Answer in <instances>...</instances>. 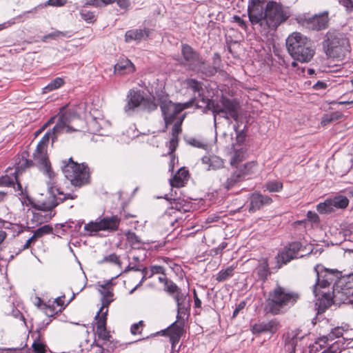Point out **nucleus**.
Segmentation results:
<instances>
[{
    "label": "nucleus",
    "mask_w": 353,
    "mask_h": 353,
    "mask_svg": "<svg viewBox=\"0 0 353 353\" xmlns=\"http://www.w3.org/2000/svg\"><path fill=\"white\" fill-rule=\"evenodd\" d=\"M120 222L121 219L117 215L106 216L85 224L83 229L90 236L99 231L113 232L118 230Z\"/></svg>",
    "instance_id": "obj_11"
},
{
    "label": "nucleus",
    "mask_w": 353,
    "mask_h": 353,
    "mask_svg": "<svg viewBox=\"0 0 353 353\" xmlns=\"http://www.w3.org/2000/svg\"><path fill=\"white\" fill-rule=\"evenodd\" d=\"M323 43L326 54L333 59L343 60L350 52L349 41L341 33L328 32Z\"/></svg>",
    "instance_id": "obj_7"
},
{
    "label": "nucleus",
    "mask_w": 353,
    "mask_h": 353,
    "mask_svg": "<svg viewBox=\"0 0 353 353\" xmlns=\"http://www.w3.org/2000/svg\"><path fill=\"white\" fill-rule=\"evenodd\" d=\"M144 97L140 90H130L127 95V103L124 110L128 114H131L136 108L143 102Z\"/></svg>",
    "instance_id": "obj_16"
},
{
    "label": "nucleus",
    "mask_w": 353,
    "mask_h": 353,
    "mask_svg": "<svg viewBox=\"0 0 353 353\" xmlns=\"http://www.w3.org/2000/svg\"><path fill=\"white\" fill-rule=\"evenodd\" d=\"M99 293L101 294V307L99 311H105L113 301L112 283L108 281L103 284H99Z\"/></svg>",
    "instance_id": "obj_17"
},
{
    "label": "nucleus",
    "mask_w": 353,
    "mask_h": 353,
    "mask_svg": "<svg viewBox=\"0 0 353 353\" xmlns=\"http://www.w3.org/2000/svg\"><path fill=\"white\" fill-rule=\"evenodd\" d=\"M201 102L203 104H200L199 101L197 103V108H203L211 110L214 114L215 123L217 114H221L227 120L232 118L236 121L239 118V104L236 100L223 97L219 102H215L213 100L201 97Z\"/></svg>",
    "instance_id": "obj_6"
},
{
    "label": "nucleus",
    "mask_w": 353,
    "mask_h": 353,
    "mask_svg": "<svg viewBox=\"0 0 353 353\" xmlns=\"http://www.w3.org/2000/svg\"><path fill=\"white\" fill-rule=\"evenodd\" d=\"M187 85L189 88L192 89L194 93H198V97L194 96V99L191 100L192 105H195L197 107V103L199 101L200 104H203L201 102V97L205 98L203 94L201 93L202 90L201 83L195 79L187 80Z\"/></svg>",
    "instance_id": "obj_28"
},
{
    "label": "nucleus",
    "mask_w": 353,
    "mask_h": 353,
    "mask_svg": "<svg viewBox=\"0 0 353 353\" xmlns=\"http://www.w3.org/2000/svg\"><path fill=\"white\" fill-rule=\"evenodd\" d=\"M158 102L166 126L172 123L175 117L182 110L192 106L191 101L184 103H172L167 96L160 97Z\"/></svg>",
    "instance_id": "obj_12"
},
{
    "label": "nucleus",
    "mask_w": 353,
    "mask_h": 353,
    "mask_svg": "<svg viewBox=\"0 0 353 353\" xmlns=\"http://www.w3.org/2000/svg\"><path fill=\"white\" fill-rule=\"evenodd\" d=\"M232 19L233 21L236 23L241 28H243L245 30L247 29L246 22L243 19H242L239 16L234 15Z\"/></svg>",
    "instance_id": "obj_59"
},
{
    "label": "nucleus",
    "mask_w": 353,
    "mask_h": 353,
    "mask_svg": "<svg viewBox=\"0 0 353 353\" xmlns=\"http://www.w3.org/2000/svg\"><path fill=\"white\" fill-rule=\"evenodd\" d=\"M254 166V164L252 163H248L244 165L245 171L242 170L235 171L230 178L228 179L225 183V188L227 189H230L232 188L236 183L241 181L244 179V176L247 174L250 173V170H251Z\"/></svg>",
    "instance_id": "obj_23"
},
{
    "label": "nucleus",
    "mask_w": 353,
    "mask_h": 353,
    "mask_svg": "<svg viewBox=\"0 0 353 353\" xmlns=\"http://www.w3.org/2000/svg\"><path fill=\"white\" fill-rule=\"evenodd\" d=\"M53 231L52 227L48 225H43L39 228H37L34 232V236L37 239L39 238L42 237L43 235L48 234L52 233Z\"/></svg>",
    "instance_id": "obj_41"
},
{
    "label": "nucleus",
    "mask_w": 353,
    "mask_h": 353,
    "mask_svg": "<svg viewBox=\"0 0 353 353\" xmlns=\"http://www.w3.org/2000/svg\"><path fill=\"white\" fill-rule=\"evenodd\" d=\"M178 145V137H172L169 142L170 153H172Z\"/></svg>",
    "instance_id": "obj_58"
},
{
    "label": "nucleus",
    "mask_w": 353,
    "mask_h": 353,
    "mask_svg": "<svg viewBox=\"0 0 353 353\" xmlns=\"http://www.w3.org/2000/svg\"><path fill=\"white\" fill-rule=\"evenodd\" d=\"M343 330L342 327H337L333 329L327 336H323L321 341L325 343L327 341H332L336 338H339L343 336Z\"/></svg>",
    "instance_id": "obj_40"
},
{
    "label": "nucleus",
    "mask_w": 353,
    "mask_h": 353,
    "mask_svg": "<svg viewBox=\"0 0 353 353\" xmlns=\"http://www.w3.org/2000/svg\"><path fill=\"white\" fill-rule=\"evenodd\" d=\"M234 153L230 159V164L232 165H236L239 162L242 161L245 158V150L243 147L239 148L233 145Z\"/></svg>",
    "instance_id": "obj_32"
},
{
    "label": "nucleus",
    "mask_w": 353,
    "mask_h": 353,
    "mask_svg": "<svg viewBox=\"0 0 353 353\" xmlns=\"http://www.w3.org/2000/svg\"><path fill=\"white\" fill-rule=\"evenodd\" d=\"M173 297L176 303V306L179 305L181 304V303H183L185 301H188L190 300V299L188 298V294L182 293L181 291L179 292L176 294H174L173 296Z\"/></svg>",
    "instance_id": "obj_50"
},
{
    "label": "nucleus",
    "mask_w": 353,
    "mask_h": 353,
    "mask_svg": "<svg viewBox=\"0 0 353 353\" xmlns=\"http://www.w3.org/2000/svg\"><path fill=\"white\" fill-rule=\"evenodd\" d=\"M66 3V0H48L47 5L51 6H62Z\"/></svg>",
    "instance_id": "obj_62"
},
{
    "label": "nucleus",
    "mask_w": 353,
    "mask_h": 353,
    "mask_svg": "<svg viewBox=\"0 0 353 353\" xmlns=\"http://www.w3.org/2000/svg\"><path fill=\"white\" fill-rule=\"evenodd\" d=\"M143 103L144 105V108L148 112H151L156 110L157 107V104L150 99L144 98Z\"/></svg>",
    "instance_id": "obj_52"
},
{
    "label": "nucleus",
    "mask_w": 353,
    "mask_h": 353,
    "mask_svg": "<svg viewBox=\"0 0 353 353\" xmlns=\"http://www.w3.org/2000/svg\"><path fill=\"white\" fill-rule=\"evenodd\" d=\"M148 36L146 31L144 30H130L126 32L125 40L126 42H130L132 41H139L141 39L146 38Z\"/></svg>",
    "instance_id": "obj_31"
},
{
    "label": "nucleus",
    "mask_w": 353,
    "mask_h": 353,
    "mask_svg": "<svg viewBox=\"0 0 353 353\" xmlns=\"http://www.w3.org/2000/svg\"><path fill=\"white\" fill-rule=\"evenodd\" d=\"M164 290L170 295L181 292V289L171 280H168L164 285Z\"/></svg>",
    "instance_id": "obj_43"
},
{
    "label": "nucleus",
    "mask_w": 353,
    "mask_h": 353,
    "mask_svg": "<svg viewBox=\"0 0 353 353\" xmlns=\"http://www.w3.org/2000/svg\"><path fill=\"white\" fill-rule=\"evenodd\" d=\"M328 23V12H324L321 14L315 15L307 19L304 25L312 30H321L327 28Z\"/></svg>",
    "instance_id": "obj_18"
},
{
    "label": "nucleus",
    "mask_w": 353,
    "mask_h": 353,
    "mask_svg": "<svg viewBox=\"0 0 353 353\" xmlns=\"http://www.w3.org/2000/svg\"><path fill=\"white\" fill-rule=\"evenodd\" d=\"M34 353H46V345L39 341H35L32 345Z\"/></svg>",
    "instance_id": "obj_51"
},
{
    "label": "nucleus",
    "mask_w": 353,
    "mask_h": 353,
    "mask_svg": "<svg viewBox=\"0 0 353 353\" xmlns=\"http://www.w3.org/2000/svg\"><path fill=\"white\" fill-rule=\"evenodd\" d=\"M64 84L63 79L57 77L49 83L45 88H43V92L47 93L54 90L58 89Z\"/></svg>",
    "instance_id": "obj_36"
},
{
    "label": "nucleus",
    "mask_w": 353,
    "mask_h": 353,
    "mask_svg": "<svg viewBox=\"0 0 353 353\" xmlns=\"http://www.w3.org/2000/svg\"><path fill=\"white\" fill-rule=\"evenodd\" d=\"M234 268L232 266L228 267L225 270L220 271L216 276V281L222 282L226 281L233 275Z\"/></svg>",
    "instance_id": "obj_39"
},
{
    "label": "nucleus",
    "mask_w": 353,
    "mask_h": 353,
    "mask_svg": "<svg viewBox=\"0 0 353 353\" xmlns=\"http://www.w3.org/2000/svg\"><path fill=\"white\" fill-rule=\"evenodd\" d=\"M183 203V201L180 199H174L173 202H171L172 208L176 209L179 211H188V208H190L189 203Z\"/></svg>",
    "instance_id": "obj_44"
},
{
    "label": "nucleus",
    "mask_w": 353,
    "mask_h": 353,
    "mask_svg": "<svg viewBox=\"0 0 353 353\" xmlns=\"http://www.w3.org/2000/svg\"><path fill=\"white\" fill-rule=\"evenodd\" d=\"M114 263L118 265L119 267H121V262L119 261V256L116 254H111L110 255L105 256L101 259L100 261H99V263Z\"/></svg>",
    "instance_id": "obj_45"
},
{
    "label": "nucleus",
    "mask_w": 353,
    "mask_h": 353,
    "mask_svg": "<svg viewBox=\"0 0 353 353\" xmlns=\"http://www.w3.org/2000/svg\"><path fill=\"white\" fill-rule=\"evenodd\" d=\"M331 201L333 204L334 209L335 208H345L348 203V199L344 196H336L334 198L331 199Z\"/></svg>",
    "instance_id": "obj_37"
},
{
    "label": "nucleus",
    "mask_w": 353,
    "mask_h": 353,
    "mask_svg": "<svg viewBox=\"0 0 353 353\" xmlns=\"http://www.w3.org/2000/svg\"><path fill=\"white\" fill-rule=\"evenodd\" d=\"M202 163L208 165V170H218L223 167L222 159L215 155L205 156L201 159Z\"/></svg>",
    "instance_id": "obj_29"
},
{
    "label": "nucleus",
    "mask_w": 353,
    "mask_h": 353,
    "mask_svg": "<svg viewBox=\"0 0 353 353\" xmlns=\"http://www.w3.org/2000/svg\"><path fill=\"white\" fill-rule=\"evenodd\" d=\"M255 272L259 279L263 282L267 279L268 275L270 274L269 265L266 259H262L259 261V265L255 270Z\"/></svg>",
    "instance_id": "obj_30"
},
{
    "label": "nucleus",
    "mask_w": 353,
    "mask_h": 353,
    "mask_svg": "<svg viewBox=\"0 0 353 353\" xmlns=\"http://www.w3.org/2000/svg\"><path fill=\"white\" fill-rule=\"evenodd\" d=\"M143 325V322L142 321H140L139 322L132 325L131 328H130V332H131L132 334L135 335L137 333L140 334L141 331H139V330L140 327H142Z\"/></svg>",
    "instance_id": "obj_57"
},
{
    "label": "nucleus",
    "mask_w": 353,
    "mask_h": 353,
    "mask_svg": "<svg viewBox=\"0 0 353 353\" xmlns=\"http://www.w3.org/2000/svg\"><path fill=\"white\" fill-rule=\"evenodd\" d=\"M184 323L178 320V322H174L166 330L163 331V333H167L170 336V341L172 347L176 343H178L180 337L181 336L183 331Z\"/></svg>",
    "instance_id": "obj_22"
},
{
    "label": "nucleus",
    "mask_w": 353,
    "mask_h": 353,
    "mask_svg": "<svg viewBox=\"0 0 353 353\" xmlns=\"http://www.w3.org/2000/svg\"><path fill=\"white\" fill-rule=\"evenodd\" d=\"M130 270L134 271H140L141 270V265L140 264H133L132 262L128 264V265L125 268L123 272H128Z\"/></svg>",
    "instance_id": "obj_61"
},
{
    "label": "nucleus",
    "mask_w": 353,
    "mask_h": 353,
    "mask_svg": "<svg viewBox=\"0 0 353 353\" xmlns=\"http://www.w3.org/2000/svg\"><path fill=\"white\" fill-rule=\"evenodd\" d=\"M85 1L86 4L94 6H106L114 2L121 9H127L130 6V0H85Z\"/></svg>",
    "instance_id": "obj_26"
},
{
    "label": "nucleus",
    "mask_w": 353,
    "mask_h": 353,
    "mask_svg": "<svg viewBox=\"0 0 353 353\" xmlns=\"http://www.w3.org/2000/svg\"><path fill=\"white\" fill-rule=\"evenodd\" d=\"M327 88V83L323 81H317L314 85L313 88L319 90H323Z\"/></svg>",
    "instance_id": "obj_64"
},
{
    "label": "nucleus",
    "mask_w": 353,
    "mask_h": 353,
    "mask_svg": "<svg viewBox=\"0 0 353 353\" xmlns=\"http://www.w3.org/2000/svg\"><path fill=\"white\" fill-rule=\"evenodd\" d=\"M108 309L105 311H99L95 316L97 321V334L98 336L105 341H108L110 335L106 329L107 314Z\"/></svg>",
    "instance_id": "obj_20"
},
{
    "label": "nucleus",
    "mask_w": 353,
    "mask_h": 353,
    "mask_svg": "<svg viewBox=\"0 0 353 353\" xmlns=\"http://www.w3.org/2000/svg\"><path fill=\"white\" fill-rule=\"evenodd\" d=\"M187 143L198 148L206 149L208 147V145L203 141L193 137L187 139Z\"/></svg>",
    "instance_id": "obj_47"
},
{
    "label": "nucleus",
    "mask_w": 353,
    "mask_h": 353,
    "mask_svg": "<svg viewBox=\"0 0 353 353\" xmlns=\"http://www.w3.org/2000/svg\"><path fill=\"white\" fill-rule=\"evenodd\" d=\"M135 71V66L130 59L123 57L114 65V72L119 75L130 74Z\"/></svg>",
    "instance_id": "obj_24"
},
{
    "label": "nucleus",
    "mask_w": 353,
    "mask_h": 353,
    "mask_svg": "<svg viewBox=\"0 0 353 353\" xmlns=\"http://www.w3.org/2000/svg\"><path fill=\"white\" fill-rule=\"evenodd\" d=\"M31 165L32 161L23 157L17 163L14 172H11L10 175L6 174L0 178V186L14 187L15 183H17L18 189L21 190V185L19 182V176Z\"/></svg>",
    "instance_id": "obj_13"
},
{
    "label": "nucleus",
    "mask_w": 353,
    "mask_h": 353,
    "mask_svg": "<svg viewBox=\"0 0 353 353\" xmlns=\"http://www.w3.org/2000/svg\"><path fill=\"white\" fill-rule=\"evenodd\" d=\"M307 218L312 223H316L319 222V217L318 214L314 212L308 211L307 213Z\"/></svg>",
    "instance_id": "obj_60"
},
{
    "label": "nucleus",
    "mask_w": 353,
    "mask_h": 353,
    "mask_svg": "<svg viewBox=\"0 0 353 353\" xmlns=\"http://www.w3.org/2000/svg\"><path fill=\"white\" fill-rule=\"evenodd\" d=\"M265 0H249L248 5V14L249 20L252 25H261L265 17Z\"/></svg>",
    "instance_id": "obj_14"
},
{
    "label": "nucleus",
    "mask_w": 353,
    "mask_h": 353,
    "mask_svg": "<svg viewBox=\"0 0 353 353\" xmlns=\"http://www.w3.org/2000/svg\"><path fill=\"white\" fill-rule=\"evenodd\" d=\"M181 51L184 59L187 61L189 67L193 70L199 63L197 54L188 45H183Z\"/></svg>",
    "instance_id": "obj_25"
},
{
    "label": "nucleus",
    "mask_w": 353,
    "mask_h": 353,
    "mask_svg": "<svg viewBox=\"0 0 353 353\" xmlns=\"http://www.w3.org/2000/svg\"><path fill=\"white\" fill-rule=\"evenodd\" d=\"M165 269L163 266L161 265H153L150 267V273L149 274V278L152 277L155 274H163Z\"/></svg>",
    "instance_id": "obj_55"
},
{
    "label": "nucleus",
    "mask_w": 353,
    "mask_h": 353,
    "mask_svg": "<svg viewBox=\"0 0 353 353\" xmlns=\"http://www.w3.org/2000/svg\"><path fill=\"white\" fill-rule=\"evenodd\" d=\"M279 327V322L276 319H272L268 321L255 323L252 326L251 330L254 334H260L263 332L274 334Z\"/></svg>",
    "instance_id": "obj_19"
},
{
    "label": "nucleus",
    "mask_w": 353,
    "mask_h": 353,
    "mask_svg": "<svg viewBox=\"0 0 353 353\" xmlns=\"http://www.w3.org/2000/svg\"><path fill=\"white\" fill-rule=\"evenodd\" d=\"M341 117L342 114L337 112L326 114L322 117L321 123L322 125L325 126L334 121L339 120Z\"/></svg>",
    "instance_id": "obj_35"
},
{
    "label": "nucleus",
    "mask_w": 353,
    "mask_h": 353,
    "mask_svg": "<svg viewBox=\"0 0 353 353\" xmlns=\"http://www.w3.org/2000/svg\"><path fill=\"white\" fill-rule=\"evenodd\" d=\"M190 309V300L177 305V320L183 318V316L188 315Z\"/></svg>",
    "instance_id": "obj_38"
},
{
    "label": "nucleus",
    "mask_w": 353,
    "mask_h": 353,
    "mask_svg": "<svg viewBox=\"0 0 353 353\" xmlns=\"http://www.w3.org/2000/svg\"><path fill=\"white\" fill-rule=\"evenodd\" d=\"M299 298L297 292L276 282L267 295L264 310L274 316L284 314L296 303Z\"/></svg>",
    "instance_id": "obj_2"
},
{
    "label": "nucleus",
    "mask_w": 353,
    "mask_h": 353,
    "mask_svg": "<svg viewBox=\"0 0 353 353\" xmlns=\"http://www.w3.org/2000/svg\"><path fill=\"white\" fill-rule=\"evenodd\" d=\"M301 247L302 245L300 242L295 241L290 243L278 254V262L286 264L294 258H297Z\"/></svg>",
    "instance_id": "obj_15"
},
{
    "label": "nucleus",
    "mask_w": 353,
    "mask_h": 353,
    "mask_svg": "<svg viewBox=\"0 0 353 353\" xmlns=\"http://www.w3.org/2000/svg\"><path fill=\"white\" fill-rule=\"evenodd\" d=\"M286 48L290 56L301 63H307L313 58L315 49L312 41L300 32H293L286 39Z\"/></svg>",
    "instance_id": "obj_5"
},
{
    "label": "nucleus",
    "mask_w": 353,
    "mask_h": 353,
    "mask_svg": "<svg viewBox=\"0 0 353 353\" xmlns=\"http://www.w3.org/2000/svg\"><path fill=\"white\" fill-rule=\"evenodd\" d=\"M265 188L270 192H278L283 189V183L279 181H269L265 184Z\"/></svg>",
    "instance_id": "obj_42"
},
{
    "label": "nucleus",
    "mask_w": 353,
    "mask_h": 353,
    "mask_svg": "<svg viewBox=\"0 0 353 353\" xmlns=\"http://www.w3.org/2000/svg\"><path fill=\"white\" fill-rule=\"evenodd\" d=\"M340 341H337L335 343H332L327 350L323 351L322 353H340L341 350L344 348V347H341Z\"/></svg>",
    "instance_id": "obj_49"
},
{
    "label": "nucleus",
    "mask_w": 353,
    "mask_h": 353,
    "mask_svg": "<svg viewBox=\"0 0 353 353\" xmlns=\"http://www.w3.org/2000/svg\"><path fill=\"white\" fill-rule=\"evenodd\" d=\"M61 166L62 172L71 184L74 186H81L86 184L89 179V169L83 163L79 164L70 158L66 162L63 161Z\"/></svg>",
    "instance_id": "obj_9"
},
{
    "label": "nucleus",
    "mask_w": 353,
    "mask_h": 353,
    "mask_svg": "<svg viewBox=\"0 0 353 353\" xmlns=\"http://www.w3.org/2000/svg\"><path fill=\"white\" fill-rule=\"evenodd\" d=\"M48 37H50V39H56L58 37H69V35L68 32H61L57 30L50 34H48Z\"/></svg>",
    "instance_id": "obj_56"
},
{
    "label": "nucleus",
    "mask_w": 353,
    "mask_h": 353,
    "mask_svg": "<svg viewBox=\"0 0 353 353\" xmlns=\"http://www.w3.org/2000/svg\"><path fill=\"white\" fill-rule=\"evenodd\" d=\"M353 303V276L338 280L333 285L332 292L323 291L319 297V307L325 310L332 304H349Z\"/></svg>",
    "instance_id": "obj_3"
},
{
    "label": "nucleus",
    "mask_w": 353,
    "mask_h": 353,
    "mask_svg": "<svg viewBox=\"0 0 353 353\" xmlns=\"http://www.w3.org/2000/svg\"><path fill=\"white\" fill-rule=\"evenodd\" d=\"M185 118V114L180 117L179 119L174 124L172 128V137H177L181 132V125L182 124V122Z\"/></svg>",
    "instance_id": "obj_48"
},
{
    "label": "nucleus",
    "mask_w": 353,
    "mask_h": 353,
    "mask_svg": "<svg viewBox=\"0 0 353 353\" xmlns=\"http://www.w3.org/2000/svg\"><path fill=\"white\" fill-rule=\"evenodd\" d=\"M314 271L316 274V281L313 286V294L317 300L319 297L321 296L322 289H325L332 282H338L339 279H345L342 276V272L336 269H327L324 268L322 265L317 264Z\"/></svg>",
    "instance_id": "obj_8"
},
{
    "label": "nucleus",
    "mask_w": 353,
    "mask_h": 353,
    "mask_svg": "<svg viewBox=\"0 0 353 353\" xmlns=\"http://www.w3.org/2000/svg\"><path fill=\"white\" fill-rule=\"evenodd\" d=\"M83 124L84 121L73 110H68L64 112H60L56 125L52 129L47 132L41 141L39 142L37 148L39 149H46L49 140L52 142L57 139V136L63 132L70 133L74 131H79V127L76 123Z\"/></svg>",
    "instance_id": "obj_4"
},
{
    "label": "nucleus",
    "mask_w": 353,
    "mask_h": 353,
    "mask_svg": "<svg viewBox=\"0 0 353 353\" xmlns=\"http://www.w3.org/2000/svg\"><path fill=\"white\" fill-rule=\"evenodd\" d=\"M288 18V15L280 4L274 1H269L265 6V17L260 26L264 29L275 30Z\"/></svg>",
    "instance_id": "obj_10"
},
{
    "label": "nucleus",
    "mask_w": 353,
    "mask_h": 353,
    "mask_svg": "<svg viewBox=\"0 0 353 353\" xmlns=\"http://www.w3.org/2000/svg\"><path fill=\"white\" fill-rule=\"evenodd\" d=\"M338 1L345 8L347 12L350 13L353 11V2L352 0H338Z\"/></svg>",
    "instance_id": "obj_54"
},
{
    "label": "nucleus",
    "mask_w": 353,
    "mask_h": 353,
    "mask_svg": "<svg viewBox=\"0 0 353 353\" xmlns=\"http://www.w3.org/2000/svg\"><path fill=\"white\" fill-rule=\"evenodd\" d=\"M188 171L185 168H180L170 180L172 187L180 188L184 186L188 181Z\"/></svg>",
    "instance_id": "obj_27"
},
{
    "label": "nucleus",
    "mask_w": 353,
    "mask_h": 353,
    "mask_svg": "<svg viewBox=\"0 0 353 353\" xmlns=\"http://www.w3.org/2000/svg\"><path fill=\"white\" fill-rule=\"evenodd\" d=\"M125 236L128 242L134 249H139L143 244L141 239L133 232L128 231Z\"/></svg>",
    "instance_id": "obj_33"
},
{
    "label": "nucleus",
    "mask_w": 353,
    "mask_h": 353,
    "mask_svg": "<svg viewBox=\"0 0 353 353\" xmlns=\"http://www.w3.org/2000/svg\"><path fill=\"white\" fill-rule=\"evenodd\" d=\"M37 241V239L34 236V235L32 234V236L29 238L26 243L23 245V250H26V249H28L32 244H34Z\"/></svg>",
    "instance_id": "obj_63"
},
{
    "label": "nucleus",
    "mask_w": 353,
    "mask_h": 353,
    "mask_svg": "<svg viewBox=\"0 0 353 353\" xmlns=\"http://www.w3.org/2000/svg\"><path fill=\"white\" fill-rule=\"evenodd\" d=\"M272 199L259 192L253 193L250 197L249 212H254L260 210L263 206L270 204Z\"/></svg>",
    "instance_id": "obj_21"
},
{
    "label": "nucleus",
    "mask_w": 353,
    "mask_h": 353,
    "mask_svg": "<svg viewBox=\"0 0 353 353\" xmlns=\"http://www.w3.org/2000/svg\"><path fill=\"white\" fill-rule=\"evenodd\" d=\"M316 210L321 214H327L333 212L334 209L331 199H327L324 202L319 203Z\"/></svg>",
    "instance_id": "obj_34"
},
{
    "label": "nucleus",
    "mask_w": 353,
    "mask_h": 353,
    "mask_svg": "<svg viewBox=\"0 0 353 353\" xmlns=\"http://www.w3.org/2000/svg\"><path fill=\"white\" fill-rule=\"evenodd\" d=\"M33 159L34 163L48 176L50 179L47 183L50 195L46 201H43L38 205L39 209L41 211L33 214V218L41 223L43 221H48L54 215V213L52 214L51 210L59 204L58 199L56 198V194L62 195L63 194L60 192L59 188L55 187L56 182L54 179L55 177V173L51 169L46 149H39L37 148L33 153ZM74 198H76V196L68 194H64L63 198H59V200L62 202L65 199H74Z\"/></svg>",
    "instance_id": "obj_1"
},
{
    "label": "nucleus",
    "mask_w": 353,
    "mask_h": 353,
    "mask_svg": "<svg viewBox=\"0 0 353 353\" xmlns=\"http://www.w3.org/2000/svg\"><path fill=\"white\" fill-rule=\"evenodd\" d=\"M296 334L293 331L288 332L286 334V336L285 338V345H288L290 347H292V349H294L296 343Z\"/></svg>",
    "instance_id": "obj_46"
},
{
    "label": "nucleus",
    "mask_w": 353,
    "mask_h": 353,
    "mask_svg": "<svg viewBox=\"0 0 353 353\" xmlns=\"http://www.w3.org/2000/svg\"><path fill=\"white\" fill-rule=\"evenodd\" d=\"M80 15L81 18L87 22L91 23L94 20V14L93 12L86 10H81L80 12Z\"/></svg>",
    "instance_id": "obj_53"
}]
</instances>
